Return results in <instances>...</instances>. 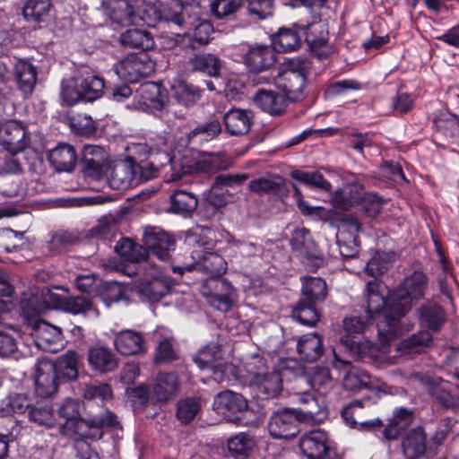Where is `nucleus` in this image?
<instances>
[{
  "mask_svg": "<svg viewBox=\"0 0 459 459\" xmlns=\"http://www.w3.org/2000/svg\"><path fill=\"white\" fill-rule=\"evenodd\" d=\"M343 385L351 391H359L361 388L377 390V393L385 394L382 385L375 386L371 381L369 374L359 368L351 367L343 378Z\"/></svg>",
  "mask_w": 459,
  "mask_h": 459,
  "instance_id": "58836bf2",
  "label": "nucleus"
},
{
  "mask_svg": "<svg viewBox=\"0 0 459 459\" xmlns=\"http://www.w3.org/2000/svg\"><path fill=\"white\" fill-rule=\"evenodd\" d=\"M180 390V381L174 372H160L154 379L153 395L158 403H167Z\"/></svg>",
  "mask_w": 459,
  "mask_h": 459,
  "instance_id": "bb28decb",
  "label": "nucleus"
},
{
  "mask_svg": "<svg viewBox=\"0 0 459 459\" xmlns=\"http://www.w3.org/2000/svg\"><path fill=\"white\" fill-rule=\"evenodd\" d=\"M283 183L280 177L276 178H258L248 183L250 190L257 194H274L277 193Z\"/></svg>",
  "mask_w": 459,
  "mask_h": 459,
  "instance_id": "0e129e2a",
  "label": "nucleus"
},
{
  "mask_svg": "<svg viewBox=\"0 0 459 459\" xmlns=\"http://www.w3.org/2000/svg\"><path fill=\"white\" fill-rule=\"evenodd\" d=\"M48 160L56 171H71L77 161L74 148L68 143H60L48 153Z\"/></svg>",
  "mask_w": 459,
  "mask_h": 459,
  "instance_id": "2f4dec72",
  "label": "nucleus"
},
{
  "mask_svg": "<svg viewBox=\"0 0 459 459\" xmlns=\"http://www.w3.org/2000/svg\"><path fill=\"white\" fill-rule=\"evenodd\" d=\"M290 242L298 255L311 261L316 266L322 264L323 257L308 230L305 228L295 229Z\"/></svg>",
  "mask_w": 459,
  "mask_h": 459,
  "instance_id": "6ab92c4d",
  "label": "nucleus"
},
{
  "mask_svg": "<svg viewBox=\"0 0 459 459\" xmlns=\"http://www.w3.org/2000/svg\"><path fill=\"white\" fill-rule=\"evenodd\" d=\"M172 96L178 104L188 108L199 101L202 96V91L193 84L179 82L173 85Z\"/></svg>",
  "mask_w": 459,
  "mask_h": 459,
  "instance_id": "de8ad7c7",
  "label": "nucleus"
},
{
  "mask_svg": "<svg viewBox=\"0 0 459 459\" xmlns=\"http://www.w3.org/2000/svg\"><path fill=\"white\" fill-rule=\"evenodd\" d=\"M108 182L112 188L118 190L136 186L134 160L129 157L114 162L109 168Z\"/></svg>",
  "mask_w": 459,
  "mask_h": 459,
  "instance_id": "412c9836",
  "label": "nucleus"
},
{
  "mask_svg": "<svg viewBox=\"0 0 459 459\" xmlns=\"http://www.w3.org/2000/svg\"><path fill=\"white\" fill-rule=\"evenodd\" d=\"M297 351L300 358L307 362L317 360L324 351L322 337L317 333L301 336L297 343Z\"/></svg>",
  "mask_w": 459,
  "mask_h": 459,
  "instance_id": "72a5a7b5",
  "label": "nucleus"
},
{
  "mask_svg": "<svg viewBox=\"0 0 459 459\" xmlns=\"http://www.w3.org/2000/svg\"><path fill=\"white\" fill-rule=\"evenodd\" d=\"M252 117L249 110L232 108L223 117L226 130L231 135H243L249 131Z\"/></svg>",
  "mask_w": 459,
  "mask_h": 459,
  "instance_id": "7c9ffc66",
  "label": "nucleus"
},
{
  "mask_svg": "<svg viewBox=\"0 0 459 459\" xmlns=\"http://www.w3.org/2000/svg\"><path fill=\"white\" fill-rule=\"evenodd\" d=\"M118 424L117 416L108 410L95 415L89 420L82 417L68 424L62 425V433L68 437L77 436L80 438L99 439L105 428L116 427Z\"/></svg>",
  "mask_w": 459,
  "mask_h": 459,
  "instance_id": "20e7f679",
  "label": "nucleus"
},
{
  "mask_svg": "<svg viewBox=\"0 0 459 459\" xmlns=\"http://www.w3.org/2000/svg\"><path fill=\"white\" fill-rule=\"evenodd\" d=\"M101 8L113 22L120 26L135 22L136 13L128 0H101Z\"/></svg>",
  "mask_w": 459,
  "mask_h": 459,
  "instance_id": "393cba45",
  "label": "nucleus"
},
{
  "mask_svg": "<svg viewBox=\"0 0 459 459\" xmlns=\"http://www.w3.org/2000/svg\"><path fill=\"white\" fill-rule=\"evenodd\" d=\"M255 446L254 438L245 433H239L228 440V450L237 459L247 457Z\"/></svg>",
  "mask_w": 459,
  "mask_h": 459,
  "instance_id": "864d4df0",
  "label": "nucleus"
},
{
  "mask_svg": "<svg viewBox=\"0 0 459 459\" xmlns=\"http://www.w3.org/2000/svg\"><path fill=\"white\" fill-rule=\"evenodd\" d=\"M203 401L200 397L190 396L180 399L176 404V418L182 424H189L200 412Z\"/></svg>",
  "mask_w": 459,
  "mask_h": 459,
  "instance_id": "a18cd8bd",
  "label": "nucleus"
},
{
  "mask_svg": "<svg viewBox=\"0 0 459 459\" xmlns=\"http://www.w3.org/2000/svg\"><path fill=\"white\" fill-rule=\"evenodd\" d=\"M420 321L431 331H437L445 321V312L441 306L427 302L419 309Z\"/></svg>",
  "mask_w": 459,
  "mask_h": 459,
  "instance_id": "49530a36",
  "label": "nucleus"
},
{
  "mask_svg": "<svg viewBox=\"0 0 459 459\" xmlns=\"http://www.w3.org/2000/svg\"><path fill=\"white\" fill-rule=\"evenodd\" d=\"M184 68L187 74H202L209 77H219L221 61L214 54L198 53L187 58Z\"/></svg>",
  "mask_w": 459,
  "mask_h": 459,
  "instance_id": "4be33fe9",
  "label": "nucleus"
},
{
  "mask_svg": "<svg viewBox=\"0 0 459 459\" xmlns=\"http://www.w3.org/2000/svg\"><path fill=\"white\" fill-rule=\"evenodd\" d=\"M412 411L405 408L398 409L389 424L383 429V438L387 441L395 440L399 437L402 431L407 429L412 422Z\"/></svg>",
  "mask_w": 459,
  "mask_h": 459,
  "instance_id": "e433bc0d",
  "label": "nucleus"
},
{
  "mask_svg": "<svg viewBox=\"0 0 459 459\" xmlns=\"http://www.w3.org/2000/svg\"><path fill=\"white\" fill-rule=\"evenodd\" d=\"M119 41L124 47L141 49L145 53L155 45L152 34L147 30L139 29L126 30L120 35Z\"/></svg>",
  "mask_w": 459,
  "mask_h": 459,
  "instance_id": "4c0bfd02",
  "label": "nucleus"
},
{
  "mask_svg": "<svg viewBox=\"0 0 459 459\" xmlns=\"http://www.w3.org/2000/svg\"><path fill=\"white\" fill-rule=\"evenodd\" d=\"M312 60L308 58H291L286 62L282 70L273 78L279 91L284 94L290 102H300L305 100L306 89L316 82L320 75Z\"/></svg>",
  "mask_w": 459,
  "mask_h": 459,
  "instance_id": "f03ea898",
  "label": "nucleus"
},
{
  "mask_svg": "<svg viewBox=\"0 0 459 459\" xmlns=\"http://www.w3.org/2000/svg\"><path fill=\"white\" fill-rule=\"evenodd\" d=\"M243 5V0H213L211 12L218 20L229 19Z\"/></svg>",
  "mask_w": 459,
  "mask_h": 459,
  "instance_id": "bf43d9fd",
  "label": "nucleus"
},
{
  "mask_svg": "<svg viewBox=\"0 0 459 459\" xmlns=\"http://www.w3.org/2000/svg\"><path fill=\"white\" fill-rule=\"evenodd\" d=\"M28 417L39 426L52 428L56 423L55 410L48 400H39L31 404Z\"/></svg>",
  "mask_w": 459,
  "mask_h": 459,
  "instance_id": "c9c22d12",
  "label": "nucleus"
},
{
  "mask_svg": "<svg viewBox=\"0 0 459 459\" xmlns=\"http://www.w3.org/2000/svg\"><path fill=\"white\" fill-rule=\"evenodd\" d=\"M88 361L93 370L100 374L114 371L118 367V359L111 350L103 346L89 349Z\"/></svg>",
  "mask_w": 459,
  "mask_h": 459,
  "instance_id": "cd10ccee",
  "label": "nucleus"
},
{
  "mask_svg": "<svg viewBox=\"0 0 459 459\" xmlns=\"http://www.w3.org/2000/svg\"><path fill=\"white\" fill-rule=\"evenodd\" d=\"M58 379L74 380L78 377L77 354L68 351L53 361Z\"/></svg>",
  "mask_w": 459,
  "mask_h": 459,
  "instance_id": "8fccbe9b",
  "label": "nucleus"
},
{
  "mask_svg": "<svg viewBox=\"0 0 459 459\" xmlns=\"http://www.w3.org/2000/svg\"><path fill=\"white\" fill-rule=\"evenodd\" d=\"M193 263L184 266H173V272L182 274L185 271L196 270L209 277H221L227 270L223 257L217 253L206 252L202 248L192 252Z\"/></svg>",
  "mask_w": 459,
  "mask_h": 459,
  "instance_id": "1a4fd4ad",
  "label": "nucleus"
},
{
  "mask_svg": "<svg viewBox=\"0 0 459 459\" xmlns=\"http://www.w3.org/2000/svg\"><path fill=\"white\" fill-rule=\"evenodd\" d=\"M139 108L151 111H162L168 104L169 99L166 90L153 82L142 83L135 92Z\"/></svg>",
  "mask_w": 459,
  "mask_h": 459,
  "instance_id": "dca6fc26",
  "label": "nucleus"
},
{
  "mask_svg": "<svg viewBox=\"0 0 459 459\" xmlns=\"http://www.w3.org/2000/svg\"><path fill=\"white\" fill-rule=\"evenodd\" d=\"M200 291L209 305L221 312L229 311L237 301V291L232 284L221 277H208Z\"/></svg>",
  "mask_w": 459,
  "mask_h": 459,
  "instance_id": "39448f33",
  "label": "nucleus"
},
{
  "mask_svg": "<svg viewBox=\"0 0 459 459\" xmlns=\"http://www.w3.org/2000/svg\"><path fill=\"white\" fill-rule=\"evenodd\" d=\"M51 6V0H27L22 14L27 21H40L48 15Z\"/></svg>",
  "mask_w": 459,
  "mask_h": 459,
  "instance_id": "13d9d810",
  "label": "nucleus"
},
{
  "mask_svg": "<svg viewBox=\"0 0 459 459\" xmlns=\"http://www.w3.org/2000/svg\"><path fill=\"white\" fill-rule=\"evenodd\" d=\"M197 204L198 201L195 195L184 190H178L171 195L170 205L167 211L186 217L196 209Z\"/></svg>",
  "mask_w": 459,
  "mask_h": 459,
  "instance_id": "a19ab883",
  "label": "nucleus"
},
{
  "mask_svg": "<svg viewBox=\"0 0 459 459\" xmlns=\"http://www.w3.org/2000/svg\"><path fill=\"white\" fill-rule=\"evenodd\" d=\"M426 286V275L421 271L414 270L393 290L384 312V320L378 324V335L383 345L402 333L401 318L411 309L412 299L424 295Z\"/></svg>",
  "mask_w": 459,
  "mask_h": 459,
  "instance_id": "f257e3e1",
  "label": "nucleus"
},
{
  "mask_svg": "<svg viewBox=\"0 0 459 459\" xmlns=\"http://www.w3.org/2000/svg\"><path fill=\"white\" fill-rule=\"evenodd\" d=\"M142 240L147 255L151 253L162 261L169 259L175 245L174 238L158 227H146Z\"/></svg>",
  "mask_w": 459,
  "mask_h": 459,
  "instance_id": "4468645a",
  "label": "nucleus"
},
{
  "mask_svg": "<svg viewBox=\"0 0 459 459\" xmlns=\"http://www.w3.org/2000/svg\"><path fill=\"white\" fill-rule=\"evenodd\" d=\"M246 369L250 376L251 383L256 388L257 395L264 399L278 396L282 391L284 377L290 374L289 368H284L281 372H268L264 359L258 356L247 362Z\"/></svg>",
  "mask_w": 459,
  "mask_h": 459,
  "instance_id": "7ed1b4c3",
  "label": "nucleus"
},
{
  "mask_svg": "<svg viewBox=\"0 0 459 459\" xmlns=\"http://www.w3.org/2000/svg\"><path fill=\"white\" fill-rule=\"evenodd\" d=\"M432 343V335L429 331H420L411 334L397 344V351L403 354H416L424 351Z\"/></svg>",
  "mask_w": 459,
  "mask_h": 459,
  "instance_id": "79ce46f5",
  "label": "nucleus"
},
{
  "mask_svg": "<svg viewBox=\"0 0 459 459\" xmlns=\"http://www.w3.org/2000/svg\"><path fill=\"white\" fill-rule=\"evenodd\" d=\"M378 288L379 283L376 280H371L367 282V316L368 317L373 318L376 314L381 312L382 319L377 322V325L384 320V312L389 303V299L385 301Z\"/></svg>",
  "mask_w": 459,
  "mask_h": 459,
  "instance_id": "ea45409f",
  "label": "nucleus"
},
{
  "mask_svg": "<svg viewBox=\"0 0 459 459\" xmlns=\"http://www.w3.org/2000/svg\"><path fill=\"white\" fill-rule=\"evenodd\" d=\"M299 446L307 459H339L327 433L322 429L305 433L299 439Z\"/></svg>",
  "mask_w": 459,
  "mask_h": 459,
  "instance_id": "9d476101",
  "label": "nucleus"
},
{
  "mask_svg": "<svg viewBox=\"0 0 459 459\" xmlns=\"http://www.w3.org/2000/svg\"><path fill=\"white\" fill-rule=\"evenodd\" d=\"M115 71L122 80L134 83L153 74L155 63L145 52L132 54L119 61Z\"/></svg>",
  "mask_w": 459,
  "mask_h": 459,
  "instance_id": "6e6552de",
  "label": "nucleus"
},
{
  "mask_svg": "<svg viewBox=\"0 0 459 459\" xmlns=\"http://www.w3.org/2000/svg\"><path fill=\"white\" fill-rule=\"evenodd\" d=\"M247 13L254 20H264L273 14V0H246Z\"/></svg>",
  "mask_w": 459,
  "mask_h": 459,
  "instance_id": "69168bd1",
  "label": "nucleus"
},
{
  "mask_svg": "<svg viewBox=\"0 0 459 459\" xmlns=\"http://www.w3.org/2000/svg\"><path fill=\"white\" fill-rule=\"evenodd\" d=\"M428 394L444 409L459 411V397L446 390L442 380L436 381L430 377L422 378Z\"/></svg>",
  "mask_w": 459,
  "mask_h": 459,
  "instance_id": "c85d7f7f",
  "label": "nucleus"
},
{
  "mask_svg": "<svg viewBox=\"0 0 459 459\" xmlns=\"http://www.w3.org/2000/svg\"><path fill=\"white\" fill-rule=\"evenodd\" d=\"M33 335L37 339L38 346L51 351H56V348L53 346L59 344L62 341L61 329L45 321H37L35 323Z\"/></svg>",
  "mask_w": 459,
  "mask_h": 459,
  "instance_id": "473e14b6",
  "label": "nucleus"
},
{
  "mask_svg": "<svg viewBox=\"0 0 459 459\" xmlns=\"http://www.w3.org/2000/svg\"><path fill=\"white\" fill-rule=\"evenodd\" d=\"M212 31V25L209 22H200L195 28L193 34L188 36L189 48L197 49L200 47L207 45L211 40Z\"/></svg>",
  "mask_w": 459,
  "mask_h": 459,
  "instance_id": "e2e57ef3",
  "label": "nucleus"
},
{
  "mask_svg": "<svg viewBox=\"0 0 459 459\" xmlns=\"http://www.w3.org/2000/svg\"><path fill=\"white\" fill-rule=\"evenodd\" d=\"M231 166V161L223 154L218 152H204L196 162V169L204 173L224 170Z\"/></svg>",
  "mask_w": 459,
  "mask_h": 459,
  "instance_id": "603ef678",
  "label": "nucleus"
},
{
  "mask_svg": "<svg viewBox=\"0 0 459 459\" xmlns=\"http://www.w3.org/2000/svg\"><path fill=\"white\" fill-rule=\"evenodd\" d=\"M117 351L124 356H131L144 353L145 342L140 332L134 330H123L117 333L114 338Z\"/></svg>",
  "mask_w": 459,
  "mask_h": 459,
  "instance_id": "a878e982",
  "label": "nucleus"
},
{
  "mask_svg": "<svg viewBox=\"0 0 459 459\" xmlns=\"http://www.w3.org/2000/svg\"><path fill=\"white\" fill-rule=\"evenodd\" d=\"M301 422L304 421L296 409H283L271 416L268 423L269 433L274 438L290 439L299 434Z\"/></svg>",
  "mask_w": 459,
  "mask_h": 459,
  "instance_id": "9b49d317",
  "label": "nucleus"
},
{
  "mask_svg": "<svg viewBox=\"0 0 459 459\" xmlns=\"http://www.w3.org/2000/svg\"><path fill=\"white\" fill-rule=\"evenodd\" d=\"M292 178L308 186L311 187L320 188L325 191L331 190V184L328 182L324 176L317 172H306L302 170H293L290 173Z\"/></svg>",
  "mask_w": 459,
  "mask_h": 459,
  "instance_id": "052dcab7",
  "label": "nucleus"
},
{
  "mask_svg": "<svg viewBox=\"0 0 459 459\" xmlns=\"http://www.w3.org/2000/svg\"><path fill=\"white\" fill-rule=\"evenodd\" d=\"M302 298L316 303L323 302L327 295L325 281L318 277L305 276L301 278Z\"/></svg>",
  "mask_w": 459,
  "mask_h": 459,
  "instance_id": "37998d69",
  "label": "nucleus"
},
{
  "mask_svg": "<svg viewBox=\"0 0 459 459\" xmlns=\"http://www.w3.org/2000/svg\"><path fill=\"white\" fill-rule=\"evenodd\" d=\"M58 377L52 360L42 358L35 367L36 393L43 397L52 395L57 391Z\"/></svg>",
  "mask_w": 459,
  "mask_h": 459,
  "instance_id": "aec40b11",
  "label": "nucleus"
},
{
  "mask_svg": "<svg viewBox=\"0 0 459 459\" xmlns=\"http://www.w3.org/2000/svg\"><path fill=\"white\" fill-rule=\"evenodd\" d=\"M14 74L20 89L31 92L37 81L36 68L27 61L19 60L14 65Z\"/></svg>",
  "mask_w": 459,
  "mask_h": 459,
  "instance_id": "09e8293b",
  "label": "nucleus"
},
{
  "mask_svg": "<svg viewBox=\"0 0 459 459\" xmlns=\"http://www.w3.org/2000/svg\"><path fill=\"white\" fill-rule=\"evenodd\" d=\"M189 7L182 0H158L156 4L145 6L143 20L149 26H155L156 22L162 21L182 26L186 22L185 13Z\"/></svg>",
  "mask_w": 459,
  "mask_h": 459,
  "instance_id": "0eeeda50",
  "label": "nucleus"
},
{
  "mask_svg": "<svg viewBox=\"0 0 459 459\" xmlns=\"http://www.w3.org/2000/svg\"><path fill=\"white\" fill-rule=\"evenodd\" d=\"M214 410L231 421H240V417H234L236 413H248L247 402L239 394L227 390L218 394L213 402Z\"/></svg>",
  "mask_w": 459,
  "mask_h": 459,
  "instance_id": "f3484780",
  "label": "nucleus"
},
{
  "mask_svg": "<svg viewBox=\"0 0 459 459\" xmlns=\"http://www.w3.org/2000/svg\"><path fill=\"white\" fill-rule=\"evenodd\" d=\"M275 48L270 45L251 47L245 56V64L253 72L270 69L276 62Z\"/></svg>",
  "mask_w": 459,
  "mask_h": 459,
  "instance_id": "5701e85b",
  "label": "nucleus"
},
{
  "mask_svg": "<svg viewBox=\"0 0 459 459\" xmlns=\"http://www.w3.org/2000/svg\"><path fill=\"white\" fill-rule=\"evenodd\" d=\"M140 271L143 278L136 287L140 295L150 301H158L170 291L171 279L157 266L145 263L142 264Z\"/></svg>",
  "mask_w": 459,
  "mask_h": 459,
  "instance_id": "423d86ee",
  "label": "nucleus"
},
{
  "mask_svg": "<svg viewBox=\"0 0 459 459\" xmlns=\"http://www.w3.org/2000/svg\"><path fill=\"white\" fill-rule=\"evenodd\" d=\"M293 391L301 405L300 408L296 409V411L304 422L321 421L326 417L325 395L316 394L315 392L307 390L306 387L293 389Z\"/></svg>",
  "mask_w": 459,
  "mask_h": 459,
  "instance_id": "f8f14e48",
  "label": "nucleus"
},
{
  "mask_svg": "<svg viewBox=\"0 0 459 459\" xmlns=\"http://www.w3.org/2000/svg\"><path fill=\"white\" fill-rule=\"evenodd\" d=\"M320 316L316 303L307 299H300L292 309V317L307 326H315Z\"/></svg>",
  "mask_w": 459,
  "mask_h": 459,
  "instance_id": "c03bdc74",
  "label": "nucleus"
},
{
  "mask_svg": "<svg viewBox=\"0 0 459 459\" xmlns=\"http://www.w3.org/2000/svg\"><path fill=\"white\" fill-rule=\"evenodd\" d=\"M61 95L64 101L69 106L82 100L77 75L62 82Z\"/></svg>",
  "mask_w": 459,
  "mask_h": 459,
  "instance_id": "338daca9",
  "label": "nucleus"
},
{
  "mask_svg": "<svg viewBox=\"0 0 459 459\" xmlns=\"http://www.w3.org/2000/svg\"><path fill=\"white\" fill-rule=\"evenodd\" d=\"M253 100L262 110L273 117L283 115L290 102L284 94L264 89L258 90Z\"/></svg>",
  "mask_w": 459,
  "mask_h": 459,
  "instance_id": "b1692460",
  "label": "nucleus"
},
{
  "mask_svg": "<svg viewBox=\"0 0 459 459\" xmlns=\"http://www.w3.org/2000/svg\"><path fill=\"white\" fill-rule=\"evenodd\" d=\"M115 251L125 260L139 263L147 258V252L143 245L135 244L129 238H122L115 246Z\"/></svg>",
  "mask_w": 459,
  "mask_h": 459,
  "instance_id": "3c124183",
  "label": "nucleus"
},
{
  "mask_svg": "<svg viewBox=\"0 0 459 459\" xmlns=\"http://www.w3.org/2000/svg\"><path fill=\"white\" fill-rule=\"evenodd\" d=\"M292 384V389H302V387L308 386L312 389L311 391L325 395L333 386V378L326 368L314 367L306 374L299 368Z\"/></svg>",
  "mask_w": 459,
  "mask_h": 459,
  "instance_id": "ddd939ff",
  "label": "nucleus"
},
{
  "mask_svg": "<svg viewBox=\"0 0 459 459\" xmlns=\"http://www.w3.org/2000/svg\"><path fill=\"white\" fill-rule=\"evenodd\" d=\"M403 453L406 459H418L426 451V436L421 428L409 431L402 442Z\"/></svg>",
  "mask_w": 459,
  "mask_h": 459,
  "instance_id": "f704fd0d",
  "label": "nucleus"
},
{
  "mask_svg": "<svg viewBox=\"0 0 459 459\" xmlns=\"http://www.w3.org/2000/svg\"><path fill=\"white\" fill-rule=\"evenodd\" d=\"M44 297L45 301L53 307L59 308L72 314H85L87 312L98 314L92 301L84 295L75 297L60 295L54 292L52 290L48 289L47 292L44 293Z\"/></svg>",
  "mask_w": 459,
  "mask_h": 459,
  "instance_id": "2eb2a0df",
  "label": "nucleus"
},
{
  "mask_svg": "<svg viewBox=\"0 0 459 459\" xmlns=\"http://www.w3.org/2000/svg\"><path fill=\"white\" fill-rule=\"evenodd\" d=\"M394 255L393 253L377 252L374 256L367 263L365 266V273L373 280L383 275L389 268V265L394 261Z\"/></svg>",
  "mask_w": 459,
  "mask_h": 459,
  "instance_id": "5fc2aeb1",
  "label": "nucleus"
},
{
  "mask_svg": "<svg viewBox=\"0 0 459 459\" xmlns=\"http://www.w3.org/2000/svg\"><path fill=\"white\" fill-rule=\"evenodd\" d=\"M0 143L12 155L26 147V130L23 125L9 120L0 126Z\"/></svg>",
  "mask_w": 459,
  "mask_h": 459,
  "instance_id": "a211bd4d",
  "label": "nucleus"
},
{
  "mask_svg": "<svg viewBox=\"0 0 459 459\" xmlns=\"http://www.w3.org/2000/svg\"><path fill=\"white\" fill-rule=\"evenodd\" d=\"M221 358V349L217 344H209L199 351L193 358L201 369L209 368L217 364Z\"/></svg>",
  "mask_w": 459,
  "mask_h": 459,
  "instance_id": "680f3d73",
  "label": "nucleus"
},
{
  "mask_svg": "<svg viewBox=\"0 0 459 459\" xmlns=\"http://www.w3.org/2000/svg\"><path fill=\"white\" fill-rule=\"evenodd\" d=\"M273 43L275 51H291L299 46L300 39L294 30L282 28L273 36Z\"/></svg>",
  "mask_w": 459,
  "mask_h": 459,
  "instance_id": "6e6d98bb",
  "label": "nucleus"
},
{
  "mask_svg": "<svg viewBox=\"0 0 459 459\" xmlns=\"http://www.w3.org/2000/svg\"><path fill=\"white\" fill-rule=\"evenodd\" d=\"M82 100L93 101L99 99L104 89V80L82 67L77 74Z\"/></svg>",
  "mask_w": 459,
  "mask_h": 459,
  "instance_id": "c756f323",
  "label": "nucleus"
},
{
  "mask_svg": "<svg viewBox=\"0 0 459 459\" xmlns=\"http://www.w3.org/2000/svg\"><path fill=\"white\" fill-rule=\"evenodd\" d=\"M82 397L88 402H100L103 405L106 402L112 399V389L106 383L86 385L82 388Z\"/></svg>",
  "mask_w": 459,
  "mask_h": 459,
  "instance_id": "4d7b16f0",
  "label": "nucleus"
},
{
  "mask_svg": "<svg viewBox=\"0 0 459 459\" xmlns=\"http://www.w3.org/2000/svg\"><path fill=\"white\" fill-rule=\"evenodd\" d=\"M80 409L81 404L79 401L68 398L58 408L57 413L61 418L65 419L64 424L74 423L81 418Z\"/></svg>",
  "mask_w": 459,
  "mask_h": 459,
  "instance_id": "774afa93",
  "label": "nucleus"
}]
</instances>
